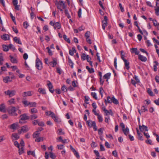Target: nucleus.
Here are the masks:
<instances>
[{"mask_svg":"<svg viewBox=\"0 0 159 159\" xmlns=\"http://www.w3.org/2000/svg\"><path fill=\"white\" fill-rule=\"evenodd\" d=\"M58 134L59 135L64 134V133L62 132V130L61 129H58Z\"/></svg>","mask_w":159,"mask_h":159,"instance_id":"6e6d98bb","label":"nucleus"},{"mask_svg":"<svg viewBox=\"0 0 159 159\" xmlns=\"http://www.w3.org/2000/svg\"><path fill=\"white\" fill-rule=\"evenodd\" d=\"M91 96L96 100L98 99V98L97 96L96 93L94 92H92L91 93Z\"/></svg>","mask_w":159,"mask_h":159,"instance_id":"49530a36","label":"nucleus"},{"mask_svg":"<svg viewBox=\"0 0 159 159\" xmlns=\"http://www.w3.org/2000/svg\"><path fill=\"white\" fill-rule=\"evenodd\" d=\"M56 5L58 9L63 8L64 9L66 7V6L65 5V3L61 1H60L57 3Z\"/></svg>","mask_w":159,"mask_h":159,"instance_id":"423d86ee","label":"nucleus"},{"mask_svg":"<svg viewBox=\"0 0 159 159\" xmlns=\"http://www.w3.org/2000/svg\"><path fill=\"white\" fill-rule=\"evenodd\" d=\"M139 58L143 61H146L147 60L146 57L140 54L139 55Z\"/></svg>","mask_w":159,"mask_h":159,"instance_id":"393cba45","label":"nucleus"},{"mask_svg":"<svg viewBox=\"0 0 159 159\" xmlns=\"http://www.w3.org/2000/svg\"><path fill=\"white\" fill-rule=\"evenodd\" d=\"M68 63L69 65L70 66L71 68H73L74 63L69 58H68Z\"/></svg>","mask_w":159,"mask_h":159,"instance_id":"c03bdc74","label":"nucleus"},{"mask_svg":"<svg viewBox=\"0 0 159 159\" xmlns=\"http://www.w3.org/2000/svg\"><path fill=\"white\" fill-rule=\"evenodd\" d=\"M112 102L113 103L117 105L119 103L118 101L114 97H112Z\"/></svg>","mask_w":159,"mask_h":159,"instance_id":"72a5a7b5","label":"nucleus"},{"mask_svg":"<svg viewBox=\"0 0 159 159\" xmlns=\"http://www.w3.org/2000/svg\"><path fill=\"white\" fill-rule=\"evenodd\" d=\"M105 102L106 105L108 103H111L112 102V98H111L110 97L108 96L107 99L105 100Z\"/></svg>","mask_w":159,"mask_h":159,"instance_id":"6ab92c4d","label":"nucleus"},{"mask_svg":"<svg viewBox=\"0 0 159 159\" xmlns=\"http://www.w3.org/2000/svg\"><path fill=\"white\" fill-rule=\"evenodd\" d=\"M10 60L13 63H16L17 62V61L16 59L13 56L11 55L10 56Z\"/></svg>","mask_w":159,"mask_h":159,"instance_id":"aec40b11","label":"nucleus"},{"mask_svg":"<svg viewBox=\"0 0 159 159\" xmlns=\"http://www.w3.org/2000/svg\"><path fill=\"white\" fill-rule=\"evenodd\" d=\"M154 62L155 64L153 66V70L154 71L156 72L157 70V66L158 65L159 63L157 61H154Z\"/></svg>","mask_w":159,"mask_h":159,"instance_id":"2f4dec72","label":"nucleus"},{"mask_svg":"<svg viewBox=\"0 0 159 159\" xmlns=\"http://www.w3.org/2000/svg\"><path fill=\"white\" fill-rule=\"evenodd\" d=\"M16 93L15 90H8L6 91H5L4 92L6 95H7L9 97H11L15 95Z\"/></svg>","mask_w":159,"mask_h":159,"instance_id":"20e7f679","label":"nucleus"},{"mask_svg":"<svg viewBox=\"0 0 159 159\" xmlns=\"http://www.w3.org/2000/svg\"><path fill=\"white\" fill-rule=\"evenodd\" d=\"M81 58L82 60H85L86 59H87V61L88 62H89L88 55H86L85 53H83L82 54Z\"/></svg>","mask_w":159,"mask_h":159,"instance_id":"ddd939ff","label":"nucleus"},{"mask_svg":"<svg viewBox=\"0 0 159 159\" xmlns=\"http://www.w3.org/2000/svg\"><path fill=\"white\" fill-rule=\"evenodd\" d=\"M141 110L143 112H145V111H148L147 108H145L144 106H142L141 107Z\"/></svg>","mask_w":159,"mask_h":159,"instance_id":"338daca9","label":"nucleus"},{"mask_svg":"<svg viewBox=\"0 0 159 159\" xmlns=\"http://www.w3.org/2000/svg\"><path fill=\"white\" fill-rule=\"evenodd\" d=\"M3 81L5 83H7L8 82H11L12 80H10L9 76H6L3 78Z\"/></svg>","mask_w":159,"mask_h":159,"instance_id":"4be33fe9","label":"nucleus"},{"mask_svg":"<svg viewBox=\"0 0 159 159\" xmlns=\"http://www.w3.org/2000/svg\"><path fill=\"white\" fill-rule=\"evenodd\" d=\"M91 126L93 128L94 131H96L97 129V127L96 125V123L95 121H93L91 124Z\"/></svg>","mask_w":159,"mask_h":159,"instance_id":"5701e85b","label":"nucleus"},{"mask_svg":"<svg viewBox=\"0 0 159 159\" xmlns=\"http://www.w3.org/2000/svg\"><path fill=\"white\" fill-rule=\"evenodd\" d=\"M39 120H34V121H33V125H36L37 124H38V123H39Z\"/></svg>","mask_w":159,"mask_h":159,"instance_id":"69168bd1","label":"nucleus"},{"mask_svg":"<svg viewBox=\"0 0 159 159\" xmlns=\"http://www.w3.org/2000/svg\"><path fill=\"white\" fill-rule=\"evenodd\" d=\"M37 118L38 116L35 114L31 115L30 116V119L31 120H33L36 119Z\"/></svg>","mask_w":159,"mask_h":159,"instance_id":"a18cd8bd","label":"nucleus"},{"mask_svg":"<svg viewBox=\"0 0 159 159\" xmlns=\"http://www.w3.org/2000/svg\"><path fill=\"white\" fill-rule=\"evenodd\" d=\"M12 136H13L16 140H17L19 138V136L18 135V134L17 133H14L12 135Z\"/></svg>","mask_w":159,"mask_h":159,"instance_id":"ea45409f","label":"nucleus"},{"mask_svg":"<svg viewBox=\"0 0 159 159\" xmlns=\"http://www.w3.org/2000/svg\"><path fill=\"white\" fill-rule=\"evenodd\" d=\"M46 49H47L48 50V52L49 54V55L50 56H52V53L51 51V50L49 48V47H48L46 48Z\"/></svg>","mask_w":159,"mask_h":159,"instance_id":"13d9d810","label":"nucleus"},{"mask_svg":"<svg viewBox=\"0 0 159 159\" xmlns=\"http://www.w3.org/2000/svg\"><path fill=\"white\" fill-rule=\"evenodd\" d=\"M18 123H16L12 124L10 125V128L12 129H15L18 126Z\"/></svg>","mask_w":159,"mask_h":159,"instance_id":"bb28decb","label":"nucleus"},{"mask_svg":"<svg viewBox=\"0 0 159 159\" xmlns=\"http://www.w3.org/2000/svg\"><path fill=\"white\" fill-rule=\"evenodd\" d=\"M52 118L57 123H59L61 122L60 119L57 116H56L55 114L54 116H52Z\"/></svg>","mask_w":159,"mask_h":159,"instance_id":"f3484780","label":"nucleus"},{"mask_svg":"<svg viewBox=\"0 0 159 159\" xmlns=\"http://www.w3.org/2000/svg\"><path fill=\"white\" fill-rule=\"evenodd\" d=\"M27 153L28 155H31L34 157H35V152L34 151H27Z\"/></svg>","mask_w":159,"mask_h":159,"instance_id":"4c0bfd02","label":"nucleus"},{"mask_svg":"<svg viewBox=\"0 0 159 159\" xmlns=\"http://www.w3.org/2000/svg\"><path fill=\"white\" fill-rule=\"evenodd\" d=\"M57 147L58 149L61 150L63 148L64 146L63 145L60 144L57 145Z\"/></svg>","mask_w":159,"mask_h":159,"instance_id":"bf43d9fd","label":"nucleus"},{"mask_svg":"<svg viewBox=\"0 0 159 159\" xmlns=\"http://www.w3.org/2000/svg\"><path fill=\"white\" fill-rule=\"evenodd\" d=\"M49 91L52 93H53L54 90L53 89V86L52 83L49 81H48V83L47 84Z\"/></svg>","mask_w":159,"mask_h":159,"instance_id":"1a4fd4ad","label":"nucleus"},{"mask_svg":"<svg viewBox=\"0 0 159 159\" xmlns=\"http://www.w3.org/2000/svg\"><path fill=\"white\" fill-rule=\"evenodd\" d=\"M29 130V128L27 125H25L22 127L21 128V131L20 132V134H21L22 132L23 133H25L28 131Z\"/></svg>","mask_w":159,"mask_h":159,"instance_id":"9d476101","label":"nucleus"},{"mask_svg":"<svg viewBox=\"0 0 159 159\" xmlns=\"http://www.w3.org/2000/svg\"><path fill=\"white\" fill-rule=\"evenodd\" d=\"M111 75V73H108L103 76V78L104 79H109Z\"/></svg>","mask_w":159,"mask_h":159,"instance_id":"c756f323","label":"nucleus"},{"mask_svg":"<svg viewBox=\"0 0 159 159\" xmlns=\"http://www.w3.org/2000/svg\"><path fill=\"white\" fill-rule=\"evenodd\" d=\"M119 6L122 12H123L124 11V8L122 7V4L121 3H119Z\"/></svg>","mask_w":159,"mask_h":159,"instance_id":"e2e57ef3","label":"nucleus"},{"mask_svg":"<svg viewBox=\"0 0 159 159\" xmlns=\"http://www.w3.org/2000/svg\"><path fill=\"white\" fill-rule=\"evenodd\" d=\"M49 64L50 65H52V67H54L57 64V60L55 58L53 59L52 61L50 62L49 63Z\"/></svg>","mask_w":159,"mask_h":159,"instance_id":"2eb2a0df","label":"nucleus"},{"mask_svg":"<svg viewBox=\"0 0 159 159\" xmlns=\"http://www.w3.org/2000/svg\"><path fill=\"white\" fill-rule=\"evenodd\" d=\"M38 92H39L40 93H41L43 94H45L46 93L45 90L44 89L39 88L38 89Z\"/></svg>","mask_w":159,"mask_h":159,"instance_id":"b1692460","label":"nucleus"},{"mask_svg":"<svg viewBox=\"0 0 159 159\" xmlns=\"http://www.w3.org/2000/svg\"><path fill=\"white\" fill-rule=\"evenodd\" d=\"M148 93L151 96H154V94L153 92L150 89H148L147 90Z\"/></svg>","mask_w":159,"mask_h":159,"instance_id":"de8ad7c7","label":"nucleus"},{"mask_svg":"<svg viewBox=\"0 0 159 159\" xmlns=\"http://www.w3.org/2000/svg\"><path fill=\"white\" fill-rule=\"evenodd\" d=\"M38 111L37 109L35 108H33L30 109V113L31 114H34L37 113Z\"/></svg>","mask_w":159,"mask_h":159,"instance_id":"e433bc0d","label":"nucleus"},{"mask_svg":"<svg viewBox=\"0 0 159 159\" xmlns=\"http://www.w3.org/2000/svg\"><path fill=\"white\" fill-rule=\"evenodd\" d=\"M31 95V93L30 91H28L27 92H24L23 94V97H26L27 96H30Z\"/></svg>","mask_w":159,"mask_h":159,"instance_id":"473e14b6","label":"nucleus"},{"mask_svg":"<svg viewBox=\"0 0 159 159\" xmlns=\"http://www.w3.org/2000/svg\"><path fill=\"white\" fill-rule=\"evenodd\" d=\"M23 26L25 29H27L28 28V25L27 22L25 21L24 22L23 24Z\"/></svg>","mask_w":159,"mask_h":159,"instance_id":"5fc2aeb1","label":"nucleus"},{"mask_svg":"<svg viewBox=\"0 0 159 159\" xmlns=\"http://www.w3.org/2000/svg\"><path fill=\"white\" fill-rule=\"evenodd\" d=\"M13 40L16 43H17L20 44H22V43L19 38H18L16 37H15L13 38Z\"/></svg>","mask_w":159,"mask_h":159,"instance_id":"412c9836","label":"nucleus"},{"mask_svg":"<svg viewBox=\"0 0 159 159\" xmlns=\"http://www.w3.org/2000/svg\"><path fill=\"white\" fill-rule=\"evenodd\" d=\"M8 113L9 115L13 116H16L18 115L16 113V108L14 107H11L8 108L7 110Z\"/></svg>","mask_w":159,"mask_h":159,"instance_id":"f257e3e1","label":"nucleus"},{"mask_svg":"<svg viewBox=\"0 0 159 159\" xmlns=\"http://www.w3.org/2000/svg\"><path fill=\"white\" fill-rule=\"evenodd\" d=\"M45 114L46 116H51V117H52V116H54L55 114L54 112L50 111H47L45 112Z\"/></svg>","mask_w":159,"mask_h":159,"instance_id":"7c9ffc66","label":"nucleus"},{"mask_svg":"<svg viewBox=\"0 0 159 159\" xmlns=\"http://www.w3.org/2000/svg\"><path fill=\"white\" fill-rule=\"evenodd\" d=\"M1 38L5 41L8 40L9 38V36L7 34H4L1 36Z\"/></svg>","mask_w":159,"mask_h":159,"instance_id":"dca6fc26","label":"nucleus"},{"mask_svg":"<svg viewBox=\"0 0 159 159\" xmlns=\"http://www.w3.org/2000/svg\"><path fill=\"white\" fill-rule=\"evenodd\" d=\"M49 24L52 26H53L54 29L55 30L57 29H59L61 27V24L59 22H53L52 21H51L50 22Z\"/></svg>","mask_w":159,"mask_h":159,"instance_id":"f03ea898","label":"nucleus"},{"mask_svg":"<svg viewBox=\"0 0 159 159\" xmlns=\"http://www.w3.org/2000/svg\"><path fill=\"white\" fill-rule=\"evenodd\" d=\"M97 144L94 142H92L91 144V146L92 148H95L97 146Z\"/></svg>","mask_w":159,"mask_h":159,"instance_id":"680f3d73","label":"nucleus"},{"mask_svg":"<svg viewBox=\"0 0 159 159\" xmlns=\"http://www.w3.org/2000/svg\"><path fill=\"white\" fill-rule=\"evenodd\" d=\"M124 134L127 136L129 133V129L128 127H126L122 130Z\"/></svg>","mask_w":159,"mask_h":159,"instance_id":"cd10ccee","label":"nucleus"},{"mask_svg":"<svg viewBox=\"0 0 159 159\" xmlns=\"http://www.w3.org/2000/svg\"><path fill=\"white\" fill-rule=\"evenodd\" d=\"M139 128L142 132H143L144 130L146 131H148V130L147 127L144 125H142V126L139 125Z\"/></svg>","mask_w":159,"mask_h":159,"instance_id":"9b49d317","label":"nucleus"},{"mask_svg":"<svg viewBox=\"0 0 159 159\" xmlns=\"http://www.w3.org/2000/svg\"><path fill=\"white\" fill-rule=\"evenodd\" d=\"M89 31H87L85 34V37L86 38L87 42L89 43Z\"/></svg>","mask_w":159,"mask_h":159,"instance_id":"a878e982","label":"nucleus"},{"mask_svg":"<svg viewBox=\"0 0 159 159\" xmlns=\"http://www.w3.org/2000/svg\"><path fill=\"white\" fill-rule=\"evenodd\" d=\"M0 111L3 113L6 112V107L4 104L2 103L0 105Z\"/></svg>","mask_w":159,"mask_h":159,"instance_id":"f8f14e48","label":"nucleus"},{"mask_svg":"<svg viewBox=\"0 0 159 159\" xmlns=\"http://www.w3.org/2000/svg\"><path fill=\"white\" fill-rule=\"evenodd\" d=\"M3 57L2 56V53H0V64L1 65H2L3 64Z\"/></svg>","mask_w":159,"mask_h":159,"instance_id":"a19ab883","label":"nucleus"},{"mask_svg":"<svg viewBox=\"0 0 159 159\" xmlns=\"http://www.w3.org/2000/svg\"><path fill=\"white\" fill-rule=\"evenodd\" d=\"M107 17L106 16H105L104 17V20H102V22L103 24H104L105 25H107Z\"/></svg>","mask_w":159,"mask_h":159,"instance_id":"c9c22d12","label":"nucleus"},{"mask_svg":"<svg viewBox=\"0 0 159 159\" xmlns=\"http://www.w3.org/2000/svg\"><path fill=\"white\" fill-rule=\"evenodd\" d=\"M154 102L157 105H159V98L154 101Z\"/></svg>","mask_w":159,"mask_h":159,"instance_id":"774afa93","label":"nucleus"},{"mask_svg":"<svg viewBox=\"0 0 159 159\" xmlns=\"http://www.w3.org/2000/svg\"><path fill=\"white\" fill-rule=\"evenodd\" d=\"M10 15L11 17V18L12 21L14 22L15 24H16L15 17L13 16V15L11 13H10Z\"/></svg>","mask_w":159,"mask_h":159,"instance_id":"864d4df0","label":"nucleus"},{"mask_svg":"<svg viewBox=\"0 0 159 159\" xmlns=\"http://www.w3.org/2000/svg\"><path fill=\"white\" fill-rule=\"evenodd\" d=\"M29 102H28L27 100H25L22 102L25 107H27L28 105H29Z\"/></svg>","mask_w":159,"mask_h":159,"instance_id":"09e8293b","label":"nucleus"},{"mask_svg":"<svg viewBox=\"0 0 159 159\" xmlns=\"http://www.w3.org/2000/svg\"><path fill=\"white\" fill-rule=\"evenodd\" d=\"M112 155L115 157L118 156L116 150L112 152Z\"/></svg>","mask_w":159,"mask_h":159,"instance_id":"0e129e2a","label":"nucleus"},{"mask_svg":"<svg viewBox=\"0 0 159 159\" xmlns=\"http://www.w3.org/2000/svg\"><path fill=\"white\" fill-rule=\"evenodd\" d=\"M18 148L19 151V153L20 155L24 153V152L23 147H21V148Z\"/></svg>","mask_w":159,"mask_h":159,"instance_id":"79ce46f5","label":"nucleus"},{"mask_svg":"<svg viewBox=\"0 0 159 159\" xmlns=\"http://www.w3.org/2000/svg\"><path fill=\"white\" fill-rule=\"evenodd\" d=\"M85 112H86V113L85 114L84 116V120L85 121L87 125L88 126H89V120H87V115L89 116V110H86L85 111Z\"/></svg>","mask_w":159,"mask_h":159,"instance_id":"6e6552de","label":"nucleus"},{"mask_svg":"<svg viewBox=\"0 0 159 159\" xmlns=\"http://www.w3.org/2000/svg\"><path fill=\"white\" fill-rule=\"evenodd\" d=\"M155 13L156 14L157 16H159V6H158V7L155 9Z\"/></svg>","mask_w":159,"mask_h":159,"instance_id":"3c124183","label":"nucleus"},{"mask_svg":"<svg viewBox=\"0 0 159 159\" xmlns=\"http://www.w3.org/2000/svg\"><path fill=\"white\" fill-rule=\"evenodd\" d=\"M38 125L39 126H43L44 125V123L43 121L39 122V121Z\"/></svg>","mask_w":159,"mask_h":159,"instance_id":"052dcab7","label":"nucleus"},{"mask_svg":"<svg viewBox=\"0 0 159 159\" xmlns=\"http://www.w3.org/2000/svg\"><path fill=\"white\" fill-rule=\"evenodd\" d=\"M11 47H13V50H15L16 48L12 44H9L8 46H7L5 45H2V48H3V50L4 51L7 52L8 51L9 48H11Z\"/></svg>","mask_w":159,"mask_h":159,"instance_id":"0eeeda50","label":"nucleus"},{"mask_svg":"<svg viewBox=\"0 0 159 159\" xmlns=\"http://www.w3.org/2000/svg\"><path fill=\"white\" fill-rule=\"evenodd\" d=\"M39 134L40 133H39V130H37L36 132H34L33 134V138H37L38 137H39Z\"/></svg>","mask_w":159,"mask_h":159,"instance_id":"f704fd0d","label":"nucleus"},{"mask_svg":"<svg viewBox=\"0 0 159 159\" xmlns=\"http://www.w3.org/2000/svg\"><path fill=\"white\" fill-rule=\"evenodd\" d=\"M124 61L125 63V66L127 70L129 69L130 67L129 66V63L128 61L127 60H125Z\"/></svg>","mask_w":159,"mask_h":159,"instance_id":"c85d7f7f","label":"nucleus"},{"mask_svg":"<svg viewBox=\"0 0 159 159\" xmlns=\"http://www.w3.org/2000/svg\"><path fill=\"white\" fill-rule=\"evenodd\" d=\"M97 116H98V119L99 122H102L103 120L102 116L100 115L99 114Z\"/></svg>","mask_w":159,"mask_h":159,"instance_id":"8fccbe9b","label":"nucleus"},{"mask_svg":"<svg viewBox=\"0 0 159 159\" xmlns=\"http://www.w3.org/2000/svg\"><path fill=\"white\" fill-rule=\"evenodd\" d=\"M50 157L52 159H54L56 157V156L54 155L53 153L52 152H50Z\"/></svg>","mask_w":159,"mask_h":159,"instance_id":"4d7b16f0","label":"nucleus"},{"mask_svg":"<svg viewBox=\"0 0 159 159\" xmlns=\"http://www.w3.org/2000/svg\"><path fill=\"white\" fill-rule=\"evenodd\" d=\"M29 105L30 107H36L37 103L35 102H29Z\"/></svg>","mask_w":159,"mask_h":159,"instance_id":"58836bf2","label":"nucleus"},{"mask_svg":"<svg viewBox=\"0 0 159 159\" xmlns=\"http://www.w3.org/2000/svg\"><path fill=\"white\" fill-rule=\"evenodd\" d=\"M137 132L138 134V139L141 141L143 140V135L139 131L138 129H137Z\"/></svg>","mask_w":159,"mask_h":159,"instance_id":"4468645a","label":"nucleus"},{"mask_svg":"<svg viewBox=\"0 0 159 159\" xmlns=\"http://www.w3.org/2000/svg\"><path fill=\"white\" fill-rule=\"evenodd\" d=\"M130 51L131 53H135L136 55H138L139 52L136 48H132L130 50Z\"/></svg>","mask_w":159,"mask_h":159,"instance_id":"a211bd4d","label":"nucleus"},{"mask_svg":"<svg viewBox=\"0 0 159 159\" xmlns=\"http://www.w3.org/2000/svg\"><path fill=\"white\" fill-rule=\"evenodd\" d=\"M20 119L19 121V122L20 124H22L23 123L22 122L21 120H28L30 118L29 116L27 115L26 113H24L23 114L20 115Z\"/></svg>","mask_w":159,"mask_h":159,"instance_id":"39448f33","label":"nucleus"},{"mask_svg":"<svg viewBox=\"0 0 159 159\" xmlns=\"http://www.w3.org/2000/svg\"><path fill=\"white\" fill-rule=\"evenodd\" d=\"M36 67L39 70H41L43 68L42 62L38 57L36 60Z\"/></svg>","mask_w":159,"mask_h":159,"instance_id":"7ed1b4c3","label":"nucleus"},{"mask_svg":"<svg viewBox=\"0 0 159 159\" xmlns=\"http://www.w3.org/2000/svg\"><path fill=\"white\" fill-rule=\"evenodd\" d=\"M63 37L64 39L68 43H70V40L69 38H67V36L66 35L64 34L63 35Z\"/></svg>","mask_w":159,"mask_h":159,"instance_id":"37998d69","label":"nucleus"},{"mask_svg":"<svg viewBox=\"0 0 159 159\" xmlns=\"http://www.w3.org/2000/svg\"><path fill=\"white\" fill-rule=\"evenodd\" d=\"M103 129L102 128H100L98 130V134L101 135H102L103 134Z\"/></svg>","mask_w":159,"mask_h":159,"instance_id":"603ef678","label":"nucleus"}]
</instances>
